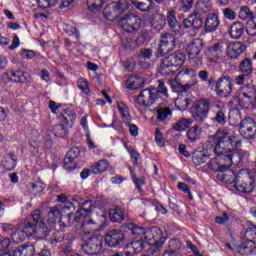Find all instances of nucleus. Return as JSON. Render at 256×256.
<instances>
[{"label": "nucleus", "instance_id": "f8f14e48", "mask_svg": "<svg viewBox=\"0 0 256 256\" xmlns=\"http://www.w3.org/2000/svg\"><path fill=\"white\" fill-rule=\"evenodd\" d=\"M239 133L244 139H255L256 122L253 118H245L240 122Z\"/></svg>", "mask_w": 256, "mask_h": 256}, {"label": "nucleus", "instance_id": "603ef678", "mask_svg": "<svg viewBox=\"0 0 256 256\" xmlns=\"http://www.w3.org/2000/svg\"><path fill=\"white\" fill-rule=\"evenodd\" d=\"M57 3H59V0H38V6L41 9H49L51 7H55Z\"/></svg>", "mask_w": 256, "mask_h": 256}, {"label": "nucleus", "instance_id": "72a5a7b5", "mask_svg": "<svg viewBox=\"0 0 256 256\" xmlns=\"http://www.w3.org/2000/svg\"><path fill=\"white\" fill-rule=\"evenodd\" d=\"M161 38L162 39H161L160 43L162 45H164V47H167L168 49H170L171 51H173L175 49V47L177 46L176 39H175L174 35L162 34Z\"/></svg>", "mask_w": 256, "mask_h": 256}, {"label": "nucleus", "instance_id": "0e129e2a", "mask_svg": "<svg viewBox=\"0 0 256 256\" xmlns=\"http://www.w3.org/2000/svg\"><path fill=\"white\" fill-rule=\"evenodd\" d=\"M135 42L130 41L129 39L123 40L122 41V47L126 50V51H133V49H135Z\"/></svg>", "mask_w": 256, "mask_h": 256}, {"label": "nucleus", "instance_id": "f03ea898", "mask_svg": "<svg viewBox=\"0 0 256 256\" xmlns=\"http://www.w3.org/2000/svg\"><path fill=\"white\" fill-rule=\"evenodd\" d=\"M239 147H241V139L229 135L225 130L217 131L206 142V148L212 149L215 155H218L222 173L234 165L233 151H237Z\"/></svg>", "mask_w": 256, "mask_h": 256}, {"label": "nucleus", "instance_id": "6e6d98bb", "mask_svg": "<svg viewBox=\"0 0 256 256\" xmlns=\"http://www.w3.org/2000/svg\"><path fill=\"white\" fill-rule=\"evenodd\" d=\"M178 189L180 191H183V193H186L188 195V199H190V201H192L193 194H191V189H189V185H187L184 182H179L178 183Z\"/></svg>", "mask_w": 256, "mask_h": 256}, {"label": "nucleus", "instance_id": "c9c22d12", "mask_svg": "<svg viewBox=\"0 0 256 256\" xmlns=\"http://www.w3.org/2000/svg\"><path fill=\"white\" fill-rule=\"evenodd\" d=\"M239 71L251 77L253 75V62L249 58H245L239 64Z\"/></svg>", "mask_w": 256, "mask_h": 256}, {"label": "nucleus", "instance_id": "bb28decb", "mask_svg": "<svg viewBox=\"0 0 256 256\" xmlns=\"http://www.w3.org/2000/svg\"><path fill=\"white\" fill-rule=\"evenodd\" d=\"M229 33L232 39L243 37V33H245V24L242 22H234L229 29Z\"/></svg>", "mask_w": 256, "mask_h": 256}, {"label": "nucleus", "instance_id": "cd10ccee", "mask_svg": "<svg viewBox=\"0 0 256 256\" xmlns=\"http://www.w3.org/2000/svg\"><path fill=\"white\" fill-rule=\"evenodd\" d=\"M172 115L173 112L169 107H159L156 109L157 121H159L160 123H165V121H169Z\"/></svg>", "mask_w": 256, "mask_h": 256}, {"label": "nucleus", "instance_id": "2f4dec72", "mask_svg": "<svg viewBox=\"0 0 256 256\" xmlns=\"http://www.w3.org/2000/svg\"><path fill=\"white\" fill-rule=\"evenodd\" d=\"M193 102V100H191V98L180 94L178 95V97L175 100V106L177 107V109H179V111H185L187 109V107H189V105H191V103Z\"/></svg>", "mask_w": 256, "mask_h": 256}, {"label": "nucleus", "instance_id": "c756f323", "mask_svg": "<svg viewBox=\"0 0 256 256\" xmlns=\"http://www.w3.org/2000/svg\"><path fill=\"white\" fill-rule=\"evenodd\" d=\"M186 135L190 143H196L199 141V139H201V127H199V125L190 127Z\"/></svg>", "mask_w": 256, "mask_h": 256}, {"label": "nucleus", "instance_id": "a878e982", "mask_svg": "<svg viewBox=\"0 0 256 256\" xmlns=\"http://www.w3.org/2000/svg\"><path fill=\"white\" fill-rule=\"evenodd\" d=\"M13 253L14 256H33V253H35V246L32 244H23L16 247Z\"/></svg>", "mask_w": 256, "mask_h": 256}, {"label": "nucleus", "instance_id": "4468645a", "mask_svg": "<svg viewBox=\"0 0 256 256\" xmlns=\"http://www.w3.org/2000/svg\"><path fill=\"white\" fill-rule=\"evenodd\" d=\"M79 155H81V150H79V147H73L67 152L66 157L64 158V169H66V171L75 170V160L77 157H79Z\"/></svg>", "mask_w": 256, "mask_h": 256}, {"label": "nucleus", "instance_id": "4be33fe9", "mask_svg": "<svg viewBox=\"0 0 256 256\" xmlns=\"http://www.w3.org/2000/svg\"><path fill=\"white\" fill-rule=\"evenodd\" d=\"M210 157L209 150H196L192 155V161L194 165H203L209 161Z\"/></svg>", "mask_w": 256, "mask_h": 256}, {"label": "nucleus", "instance_id": "1a4fd4ad", "mask_svg": "<svg viewBox=\"0 0 256 256\" xmlns=\"http://www.w3.org/2000/svg\"><path fill=\"white\" fill-rule=\"evenodd\" d=\"M82 249H84L85 253L88 255H99L101 249H103V238L97 235L88 238L82 246Z\"/></svg>", "mask_w": 256, "mask_h": 256}, {"label": "nucleus", "instance_id": "e2e57ef3", "mask_svg": "<svg viewBox=\"0 0 256 256\" xmlns=\"http://www.w3.org/2000/svg\"><path fill=\"white\" fill-rule=\"evenodd\" d=\"M215 222L219 225H225V223H229V215L227 214V212H224L222 216H217L215 218Z\"/></svg>", "mask_w": 256, "mask_h": 256}, {"label": "nucleus", "instance_id": "5fc2aeb1", "mask_svg": "<svg viewBox=\"0 0 256 256\" xmlns=\"http://www.w3.org/2000/svg\"><path fill=\"white\" fill-rule=\"evenodd\" d=\"M195 3V0H181V11L183 13H187L188 11H191L193 9V4Z\"/></svg>", "mask_w": 256, "mask_h": 256}, {"label": "nucleus", "instance_id": "79ce46f5", "mask_svg": "<svg viewBox=\"0 0 256 256\" xmlns=\"http://www.w3.org/2000/svg\"><path fill=\"white\" fill-rule=\"evenodd\" d=\"M93 211V201L86 200L82 203L80 208L77 210L80 215H82L83 219H85V215H89Z\"/></svg>", "mask_w": 256, "mask_h": 256}, {"label": "nucleus", "instance_id": "a211bd4d", "mask_svg": "<svg viewBox=\"0 0 256 256\" xmlns=\"http://www.w3.org/2000/svg\"><path fill=\"white\" fill-rule=\"evenodd\" d=\"M125 229H126V233H128V235H131V237L133 239H145V228L143 226H137V224H133V223H128L125 224Z\"/></svg>", "mask_w": 256, "mask_h": 256}, {"label": "nucleus", "instance_id": "b1692460", "mask_svg": "<svg viewBox=\"0 0 256 256\" xmlns=\"http://www.w3.org/2000/svg\"><path fill=\"white\" fill-rule=\"evenodd\" d=\"M217 27H219V16L217 14H208L205 22V30L207 33H213V31H217Z\"/></svg>", "mask_w": 256, "mask_h": 256}, {"label": "nucleus", "instance_id": "09e8293b", "mask_svg": "<svg viewBox=\"0 0 256 256\" xmlns=\"http://www.w3.org/2000/svg\"><path fill=\"white\" fill-rule=\"evenodd\" d=\"M30 187L32 189V193L37 195L38 193H42L45 190V184L41 181H36L30 183Z\"/></svg>", "mask_w": 256, "mask_h": 256}, {"label": "nucleus", "instance_id": "13d9d810", "mask_svg": "<svg viewBox=\"0 0 256 256\" xmlns=\"http://www.w3.org/2000/svg\"><path fill=\"white\" fill-rule=\"evenodd\" d=\"M171 49H169L167 46H164L161 42L158 45L156 57H163L164 55H167V53H171Z\"/></svg>", "mask_w": 256, "mask_h": 256}, {"label": "nucleus", "instance_id": "20e7f679", "mask_svg": "<svg viewBox=\"0 0 256 256\" xmlns=\"http://www.w3.org/2000/svg\"><path fill=\"white\" fill-rule=\"evenodd\" d=\"M185 63V55L183 53H174L167 56L160 64V73L164 77L175 75L177 69Z\"/></svg>", "mask_w": 256, "mask_h": 256}, {"label": "nucleus", "instance_id": "7c9ffc66", "mask_svg": "<svg viewBox=\"0 0 256 256\" xmlns=\"http://www.w3.org/2000/svg\"><path fill=\"white\" fill-rule=\"evenodd\" d=\"M144 79L140 76H130L126 80L127 89H131L135 91V89H139V87H143Z\"/></svg>", "mask_w": 256, "mask_h": 256}, {"label": "nucleus", "instance_id": "4d7b16f0", "mask_svg": "<svg viewBox=\"0 0 256 256\" xmlns=\"http://www.w3.org/2000/svg\"><path fill=\"white\" fill-rule=\"evenodd\" d=\"M246 32L250 37H256V21L251 20L247 27H246Z\"/></svg>", "mask_w": 256, "mask_h": 256}, {"label": "nucleus", "instance_id": "c85d7f7f", "mask_svg": "<svg viewBox=\"0 0 256 256\" xmlns=\"http://www.w3.org/2000/svg\"><path fill=\"white\" fill-rule=\"evenodd\" d=\"M167 21L173 33H179L181 31V24L179 23V21H177V18L175 17V12L173 10L168 11Z\"/></svg>", "mask_w": 256, "mask_h": 256}, {"label": "nucleus", "instance_id": "bf43d9fd", "mask_svg": "<svg viewBox=\"0 0 256 256\" xmlns=\"http://www.w3.org/2000/svg\"><path fill=\"white\" fill-rule=\"evenodd\" d=\"M11 247V239L0 237V251H7Z\"/></svg>", "mask_w": 256, "mask_h": 256}, {"label": "nucleus", "instance_id": "338daca9", "mask_svg": "<svg viewBox=\"0 0 256 256\" xmlns=\"http://www.w3.org/2000/svg\"><path fill=\"white\" fill-rule=\"evenodd\" d=\"M234 165H241L245 161V155L242 153L233 154Z\"/></svg>", "mask_w": 256, "mask_h": 256}, {"label": "nucleus", "instance_id": "7ed1b4c3", "mask_svg": "<svg viewBox=\"0 0 256 256\" xmlns=\"http://www.w3.org/2000/svg\"><path fill=\"white\" fill-rule=\"evenodd\" d=\"M159 95L169 97V94L167 93V86H165V82L162 80H158L157 88L142 90L137 96L136 101L139 105H142V107H151L154 103H159Z\"/></svg>", "mask_w": 256, "mask_h": 256}, {"label": "nucleus", "instance_id": "6ab92c4d", "mask_svg": "<svg viewBox=\"0 0 256 256\" xmlns=\"http://www.w3.org/2000/svg\"><path fill=\"white\" fill-rule=\"evenodd\" d=\"M181 249V240L177 238H173L169 240L168 247L164 251V256H183L181 253H179V250Z\"/></svg>", "mask_w": 256, "mask_h": 256}, {"label": "nucleus", "instance_id": "423d86ee", "mask_svg": "<svg viewBox=\"0 0 256 256\" xmlns=\"http://www.w3.org/2000/svg\"><path fill=\"white\" fill-rule=\"evenodd\" d=\"M193 117L198 123H203L207 117H209V111L211 110V100L208 98H202L196 101L193 106Z\"/></svg>", "mask_w": 256, "mask_h": 256}, {"label": "nucleus", "instance_id": "0eeeda50", "mask_svg": "<svg viewBox=\"0 0 256 256\" xmlns=\"http://www.w3.org/2000/svg\"><path fill=\"white\" fill-rule=\"evenodd\" d=\"M145 239V240H144ZM138 238V239H133L131 242V247L134 250V253L139 254L147 245H156L157 248L163 247V244L165 243V238H157V236H153L152 238Z\"/></svg>", "mask_w": 256, "mask_h": 256}, {"label": "nucleus", "instance_id": "f257e3e1", "mask_svg": "<svg viewBox=\"0 0 256 256\" xmlns=\"http://www.w3.org/2000/svg\"><path fill=\"white\" fill-rule=\"evenodd\" d=\"M63 206L58 204L53 206L48 211V222L45 223L41 210L36 209L30 213L25 219L21 220L13 237L16 241H25L26 237L37 235L41 239L47 237L51 233V229L55 227V223L59 222L63 217L61 216V210Z\"/></svg>", "mask_w": 256, "mask_h": 256}, {"label": "nucleus", "instance_id": "c03bdc74", "mask_svg": "<svg viewBox=\"0 0 256 256\" xmlns=\"http://www.w3.org/2000/svg\"><path fill=\"white\" fill-rule=\"evenodd\" d=\"M242 97H245L246 99H254L256 97V89L253 85H245L242 87Z\"/></svg>", "mask_w": 256, "mask_h": 256}, {"label": "nucleus", "instance_id": "052dcab7", "mask_svg": "<svg viewBox=\"0 0 256 256\" xmlns=\"http://www.w3.org/2000/svg\"><path fill=\"white\" fill-rule=\"evenodd\" d=\"M190 62L194 65V67H201L203 65V56H189Z\"/></svg>", "mask_w": 256, "mask_h": 256}, {"label": "nucleus", "instance_id": "3c124183", "mask_svg": "<svg viewBox=\"0 0 256 256\" xmlns=\"http://www.w3.org/2000/svg\"><path fill=\"white\" fill-rule=\"evenodd\" d=\"M78 87L82 90L84 95H89V93H91V90L89 89V82H87L85 78L78 79Z\"/></svg>", "mask_w": 256, "mask_h": 256}, {"label": "nucleus", "instance_id": "ea45409f", "mask_svg": "<svg viewBox=\"0 0 256 256\" xmlns=\"http://www.w3.org/2000/svg\"><path fill=\"white\" fill-rule=\"evenodd\" d=\"M191 125H193V120L191 118H188V119L184 118L179 120L177 123H175L173 125V129L174 131L181 132V131H185V129H189Z\"/></svg>", "mask_w": 256, "mask_h": 256}, {"label": "nucleus", "instance_id": "774afa93", "mask_svg": "<svg viewBox=\"0 0 256 256\" xmlns=\"http://www.w3.org/2000/svg\"><path fill=\"white\" fill-rule=\"evenodd\" d=\"M132 5H134L136 9H139V11H147V4L139 2V0H133Z\"/></svg>", "mask_w": 256, "mask_h": 256}, {"label": "nucleus", "instance_id": "ddd939ff", "mask_svg": "<svg viewBox=\"0 0 256 256\" xmlns=\"http://www.w3.org/2000/svg\"><path fill=\"white\" fill-rule=\"evenodd\" d=\"M223 42H218L206 50L208 63L217 65L219 63V55L223 53Z\"/></svg>", "mask_w": 256, "mask_h": 256}, {"label": "nucleus", "instance_id": "f3484780", "mask_svg": "<svg viewBox=\"0 0 256 256\" xmlns=\"http://www.w3.org/2000/svg\"><path fill=\"white\" fill-rule=\"evenodd\" d=\"M84 218L81 212L70 213L67 217L60 218V227H73L75 223H83Z\"/></svg>", "mask_w": 256, "mask_h": 256}, {"label": "nucleus", "instance_id": "9d476101", "mask_svg": "<svg viewBox=\"0 0 256 256\" xmlns=\"http://www.w3.org/2000/svg\"><path fill=\"white\" fill-rule=\"evenodd\" d=\"M104 241L107 247L112 249L119 248L123 245V241H125V234L119 230H109L104 236Z\"/></svg>", "mask_w": 256, "mask_h": 256}, {"label": "nucleus", "instance_id": "37998d69", "mask_svg": "<svg viewBox=\"0 0 256 256\" xmlns=\"http://www.w3.org/2000/svg\"><path fill=\"white\" fill-rule=\"evenodd\" d=\"M239 19H242V21H247V19H255V15L253 14V11H251V8L247 6H242L239 11L238 15Z\"/></svg>", "mask_w": 256, "mask_h": 256}, {"label": "nucleus", "instance_id": "aec40b11", "mask_svg": "<svg viewBox=\"0 0 256 256\" xmlns=\"http://www.w3.org/2000/svg\"><path fill=\"white\" fill-rule=\"evenodd\" d=\"M183 23L186 29H194V31H199L203 27V19L197 15L184 19Z\"/></svg>", "mask_w": 256, "mask_h": 256}, {"label": "nucleus", "instance_id": "393cba45", "mask_svg": "<svg viewBox=\"0 0 256 256\" xmlns=\"http://www.w3.org/2000/svg\"><path fill=\"white\" fill-rule=\"evenodd\" d=\"M109 218L112 223H121L125 221V212L121 206H116L109 210Z\"/></svg>", "mask_w": 256, "mask_h": 256}, {"label": "nucleus", "instance_id": "6e6552de", "mask_svg": "<svg viewBox=\"0 0 256 256\" xmlns=\"http://www.w3.org/2000/svg\"><path fill=\"white\" fill-rule=\"evenodd\" d=\"M119 24L127 33H135L138 29H141V18L135 14H127L120 18Z\"/></svg>", "mask_w": 256, "mask_h": 256}, {"label": "nucleus", "instance_id": "680f3d73", "mask_svg": "<svg viewBox=\"0 0 256 256\" xmlns=\"http://www.w3.org/2000/svg\"><path fill=\"white\" fill-rule=\"evenodd\" d=\"M139 57L142 59H151V57H153V50L149 48H143L140 50Z\"/></svg>", "mask_w": 256, "mask_h": 256}, {"label": "nucleus", "instance_id": "a19ab883", "mask_svg": "<svg viewBox=\"0 0 256 256\" xmlns=\"http://www.w3.org/2000/svg\"><path fill=\"white\" fill-rule=\"evenodd\" d=\"M166 21L165 16L162 14H155L152 18V27L156 29V31H161L163 27H165Z\"/></svg>", "mask_w": 256, "mask_h": 256}, {"label": "nucleus", "instance_id": "4c0bfd02", "mask_svg": "<svg viewBox=\"0 0 256 256\" xmlns=\"http://www.w3.org/2000/svg\"><path fill=\"white\" fill-rule=\"evenodd\" d=\"M118 111L121 113L123 123L129 125L131 123V115L129 114V108L123 102H118Z\"/></svg>", "mask_w": 256, "mask_h": 256}, {"label": "nucleus", "instance_id": "f704fd0d", "mask_svg": "<svg viewBox=\"0 0 256 256\" xmlns=\"http://www.w3.org/2000/svg\"><path fill=\"white\" fill-rule=\"evenodd\" d=\"M218 181H222V183H235V172L227 169L226 171L219 172L217 174Z\"/></svg>", "mask_w": 256, "mask_h": 256}, {"label": "nucleus", "instance_id": "864d4df0", "mask_svg": "<svg viewBox=\"0 0 256 256\" xmlns=\"http://www.w3.org/2000/svg\"><path fill=\"white\" fill-rule=\"evenodd\" d=\"M19 222L16 226H13V224H4L3 225V231H12L11 237L15 243H22L23 241H17L13 235H15V232L17 231V227H19Z\"/></svg>", "mask_w": 256, "mask_h": 256}, {"label": "nucleus", "instance_id": "8fccbe9b", "mask_svg": "<svg viewBox=\"0 0 256 256\" xmlns=\"http://www.w3.org/2000/svg\"><path fill=\"white\" fill-rule=\"evenodd\" d=\"M65 239V234L61 231H56L52 234L50 239V243L55 246L57 243H61Z\"/></svg>", "mask_w": 256, "mask_h": 256}, {"label": "nucleus", "instance_id": "9b49d317", "mask_svg": "<svg viewBox=\"0 0 256 256\" xmlns=\"http://www.w3.org/2000/svg\"><path fill=\"white\" fill-rule=\"evenodd\" d=\"M216 93L219 97H229L233 93V82L231 77L222 76L216 81L215 85Z\"/></svg>", "mask_w": 256, "mask_h": 256}, {"label": "nucleus", "instance_id": "49530a36", "mask_svg": "<svg viewBox=\"0 0 256 256\" xmlns=\"http://www.w3.org/2000/svg\"><path fill=\"white\" fill-rule=\"evenodd\" d=\"M208 167L211 169V171H215L218 173H223V170L221 168V164L219 161V156H216L215 158H212L209 162H208Z\"/></svg>", "mask_w": 256, "mask_h": 256}, {"label": "nucleus", "instance_id": "58836bf2", "mask_svg": "<svg viewBox=\"0 0 256 256\" xmlns=\"http://www.w3.org/2000/svg\"><path fill=\"white\" fill-rule=\"evenodd\" d=\"M53 133L55 137L63 139L64 137H67V135H69V128L66 124H56L53 127Z\"/></svg>", "mask_w": 256, "mask_h": 256}, {"label": "nucleus", "instance_id": "de8ad7c7", "mask_svg": "<svg viewBox=\"0 0 256 256\" xmlns=\"http://www.w3.org/2000/svg\"><path fill=\"white\" fill-rule=\"evenodd\" d=\"M86 3L88 5L89 11H95L99 9V7H103V5L107 3V0H87ZM89 3H92V4L89 5Z\"/></svg>", "mask_w": 256, "mask_h": 256}, {"label": "nucleus", "instance_id": "39448f33", "mask_svg": "<svg viewBox=\"0 0 256 256\" xmlns=\"http://www.w3.org/2000/svg\"><path fill=\"white\" fill-rule=\"evenodd\" d=\"M127 9H129L127 0H119L118 2H113L107 5L104 8L103 15L108 21H115V19H118L119 15L125 13Z\"/></svg>", "mask_w": 256, "mask_h": 256}, {"label": "nucleus", "instance_id": "2eb2a0df", "mask_svg": "<svg viewBox=\"0 0 256 256\" xmlns=\"http://www.w3.org/2000/svg\"><path fill=\"white\" fill-rule=\"evenodd\" d=\"M247 49V46L243 42H231L227 45L226 53L229 59H238L240 55H243Z\"/></svg>", "mask_w": 256, "mask_h": 256}, {"label": "nucleus", "instance_id": "412c9836", "mask_svg": "<svg viewBox=\"0 0 256 256\" xmlns=\"http://www.w3.org/2000/svg\"><path fill=\"white\" fill-rule=\"evenodd\" d=\"M189 57H197L203 51V40L194 39L187 47Z\"/></svg>", "mask_w": 256, "mask_h": 256}, {"label": "nucleus", "instance_id": "473e14b6", "mask_svg": "<svg viewBox=\"0 0 256 256\" xmlns=\"http://www.w3.org/2000/svg\"><path fill=\"white\" fill-rule=\"evenodd\" d=\"M17 165V158L13 154H6L2 159V166L6 171H13Z\"/></svg>", "mask_w": 256, "mask_h": 256}, {"label": "nucleus", "instance_id": "dca6fc26", "mask_svg": "<svg viewBox=\"0 0 256 256\" xmlns=\"http://www.w3.org/2000/svg\"><path fill=\"white\" fill-rule=\"evenodd\" d=\"M6 76L10 81H14V83H31V75L23 70H12L6 73Z\"/></svg>", "mask_w": 256, "mask_h": 256}, {"label": "nucleus", "instance_id": "5701e85b", "mask_svg": "<svg viewBox=\"0 0 256 256\" xmlns=\"http://www.w3.org/2000/svg\"><path fill=\"white\" fill-rule=\"evenodd\" d=\"M76 118H77V114L73 110L64 109L61 112L60 121L68 127H73V123H75Z\"/></svg>", "mask_w": 256, "mask_h": 256}, {"label": "nucleus", "instance_id": "e433bc0d", "mask_svg": "<svg viewBox=\"0 0 256 256\" xmlns=\"http://www.w3.org/2000/svg\"><path fill=\"white\" fill-rule=\"evenodd\" d=\"M109 169V162L107 160H100L91 167V173L93 175H99V173H105Z\"/></svg>", "mask_w": 256, "mask_h": 256}, {"label": "nucleus", "instance_id": "69168bd1", "mask_svg": "<svg viewBox=\"0 0 256 256\" xmlns=\"http://www.w3.org/2000/svg\"><path fill=\"white\" fill-rule=\"evenodd\" d=\"M242 249H244L245 251H253V249H255V241L246 240L242 245Z\"/></svg>", "mask_w": 256, "mask_h": 256}, {"label": "nucleus", "instance_id": "a18cd8bd", "mask_svg": "<svg viewBox=\"0 0 256 256\" xmlns=\"http://www.w3.org/2000/svg\"><path fill=\"white\" fill-rule=\"evenodd\" d=\"M213 121L214 123H218V125H225V123H227V115H225V108H221L216 112Z\"/></svg>", "mask_w": 256, "mask_h": 256}]
</instances>
